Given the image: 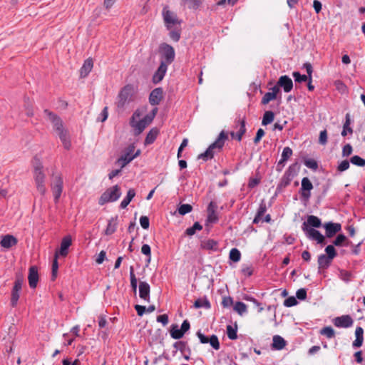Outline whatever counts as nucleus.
Returning <instances> with one entry per match:
<instances>
[{
	"instance_id": "obj_1",
	"label": "nucleus",
	"mask_w": 365,
	"mask_h": 365,
	"mask_svg": "<svg viewBox=\"0 0 365 365\" xmlns=\"http://www.w3.org/2000/svg\"><path fill=\"white\" fill-rule=\"evenodd\" d=\"M322 226V223L320 218L314 215H309L307 221L302 223V230L309 240H315L317 244L321 245H325L327 244L325 237L315 229Z\"/></svg>"
},
{
	"instance_id": "obj_2",
	"label": "nucleus",
	"mask_w": 365,
	"mask_h": 365,
	"mask_svg": "<svg viewBox=\"0 0 365 365\" xmlns=\"http://www.w3.org/2000/svg\"><path fill=\"white\" fill-rule=\"evenodd\" d=\"M299 168L300 165L297 161L291 164L288 167L287 170L284 172L282 178H281L279 184L277 186L273 198L277 197L279 193H281L283 191V190L291 183L293 178L297 175Z\"/></svg>"
},
{
	"instance_id": "obj_3",
	"label": "nucleus",
	"mask_w": 365,
	"mask_h": 365,
	"mask_svg": "<svg viewBox=\"0 0 365 365\" xmlns=\"http://www.w3.org/2000/svg\"><path fill=\"white\" fill-rule=\"evenodd\" d=\"M34 179L38 192L44 195L46 192L45 185L46 175L43 172V165L40 160L35 157L34 158Z\"/></svg>"
},
{
	"instance_id": "obj_4",
	"label": "nucleus",
	"mask_w": 365,
	"mask_h": 365,
	"mask_svg": "<svg viewBox=\"0 0 365 365\" xmlns=\"http://www.w3.org/2000/svg\"><path fill=\"white\" fill-rule=\"evenodd\" d=\"M121 195L120 187L115 185L108 188L99 197L98 204L103 205L110 202H115L119 199Z\"/></svg>"
},
{
	"instance_id": "obj_5",
	"label": "nucleus",
	"mask_w": 365,
	"mask_h": 365,
	"mask_svg": "<svg viewBox=\"0 0 365 365\" xmlns=\"http://www.w3.org/2000/svg\"><path fill=\"white\" fill-rule=\"evenodd\" d=\"M158 52L162 59L160 63H164L168 66L174 61L175 53L174 48L171 45L167 43H161L158 48Z\"/></svg>"
},
{
	"instance_id": "obj_6",
	"label": "nucleus",
	"mask_w": 365,
	"mask_h": 365,
	"mask_svg": "<svg viewBox=\"0 0 365 365\" xmlns=\"http://www.w3.org/2000/svg\"><path fill=\"white\" fill-rule=\"evenodd\" d=\"M24 281V279L23 274L20 272H17L16 274L15 282L11 293L10 304L12 307H16L17 306Z\"/></svg>"
},
{
	"instance_id": "obj_7",
	"label": "nucleus",
	"mask_w": 365,
	"mask_h": 365,
	"mask_svg": "<svg viewBox=\"0 0 365 365\" xmlns=\"http://www.w3.org/2000/svg\"><path fill=\"white\" fill-rule=\"evenodd\" d=\"M173 346L174 348V350L172 351L173 356H175L177 352L179 351L181 353L182 357L186 361L190 360V356L192 354V350L187 341H177L173 344Z\"/></svg>"
},
{
	"instance_id": "obj_8",
	"label": "nucleus",
	"mask_w": 365,
	"mask_h": 365,
	"mask_svg": "<svg viewBox=\"0 0 365 365\" xmlns=\"http://www.w3.org/2000/svg\"><path fill=\"white\" fill-rule=\"evenodd\" d=\"M133 95V86L128 84L123 87L118 95V101L116 103L118 108H122L125 103L131 100Z\"/></svg>"
},
{
	"instance_id": "obj_9",
	"label": "nucleus",
	"mask_w": 365,
	"mask_h": 365,
	"mask_svg": "<svg viewBox=\"0 0 365 365\" xmlns=\"http://www.w3.org/2000/svg\"><path fill=\"white\" fill-rule=\"evenodd\" d=\"M162 15L165 25L168 30H170L174 25H180L182 20L178 19L177 15L168 9V6L163 7Z\"/></svg>"
},
{
	"instance_id": "obj_10",
	"label": "nucleus",
	"mask_w": 365,
	"mask_h": 365,
	"mask_svg": "<svg viewBox=\"0 0 365 365\" xmlns=\"http://www.w3.org/2000/svg\"><path fill=\"white\" fill-rule=\"evenodd\" d=\"M313 189V185L307 177H304L301 181V187L299 190L300 198L304 204L309 202L311 197V190Z\"/></svg>"
},
{
	"instance_id": "obj_11",
	"label": "nucleus",
	"mask_w": 365,
	"mask_h": 365,
	"mask_svg": "<svg viewBox=\"0 0 365 365\" xmlns=\"http://www.w3.org/2000/svg\"><path fill=\"white\" fill-rule=\"evenodd\" d=\"M141 115V113L138 110H136L130 119V125L134 128V135H138L143 133L145 128L147 127L145 124L141 120H137V118H139Z\"/></svg>"
},
{
	"instance_id": "obj_12",
	"label": "nucleus",
	"mask_w": 365,
	"mask_h": 365,
	"mask_svg": "<svg viewBox=\"0 0 365 365\" xmlns=\"http://www.w3.org/2000/svg\"><path fill=\"white\" fill-rule=\"evenodd\" d=\"M196 335L198 337L200 342L201 344H210V345L215 350L220 349V344L217 335L212 334L211 336H208L202 334L200 330L197 331Z\"/></svg>"
},
{
	"instance_id": "obj_13",
	"label": "nucleus",
	"mask_w": 365,
	"mask_h": 365,
	"mask_svg": "<svg viewBox=\"0 0 365 365\" xmlns=\"http://www.w3.org/2000/svg\"><path fill=\"white\" fill-rule=\"evenodd\" d=\"M63 181L62 177L61 175L56 176L54 182L51 185L53 200L56 204L59 201L63 191Z\"/></svg>"
},
{
	"instance_id": "obj_14",
	"label": "nucleus",
	"mask_w": 365,
	"mask_h": 365,
	"mask_svg": "<svg viewBox=\"0 0 365 365\" xmlns=\"http://www.w3.org/2000/svg\"><path fill=\"white\" fill-rule=\"evenodd\" d=\"M135 145L133 143L129 145L123 154L117 160V163L121 164V168H124L126 165L130 163L133 160V157L132 156V153L135 150Z\"/></svg>"
},
{
	"instance_id": "obj_15",
	"label": "nucleus",
	"mask_w": 365,
	"mask_h": 365,
	"mask_svg": "<svg viewBox=\"0 0 365 365\" xmlns=\"http://www.w3.org/2000/svg\"><path fill=\"white\" fill-rule=\"evenodd\" d=\"M332 322L336 327L338 328H349L351 327L354 324L352 317L349 314L341 315L340 317H335Z\"/></svg>"
},
{
	"instance_id": "obj_16",
	"label": "nucleus",
	"mask_w": 365,
	"mask_h": 365,
	"mask_svg": "<svg viewBox=\"0 0 365 365\" xmlns=\"http://www.w3.org/2000/svg\"><path fill=\"white\" fill-rule=\"evenodd\" d=\"M44 113L47 115L49 120L52 123L56 132L64 129L63 121L58 115L48 109L44 110Z\"/></svg>"
},
{
	"instance_id": "obj_17",
	"label": "nucleus",
	"mask_w": 365,
	"mask_h": 365,
	"mask_svg": "<svg viewBox=\"0 0 365 365\" xmlns=\"http://www.w3.org/2000/svg\"><path fill=\"white\" fill-rule=\"evenodd\" d=\"M325 229V236L328 238L334 237L341 230V225L338 222H328L323 225Z\"/></svg>"
},
{
	"instance_id": "obj_18",
	"label": "nucleus",
	"mask_w": 365,
	"mask_h": 365,
	"mask_svg": "<svg viewBox=\"0 0 365 365\" xmlns=\"http://www.w3.org/2000/svg\"><path fill=\"white\" fill-rule=\"evenodd\" d=\"M163 98V89L161 87L154 88L149 95V103L152 106H158Z\"/></svg>"
},
{
	"instance_id": "obj_19",
	"label": "nucleus",
	"mask_w": 365,
	"mask_h": 365,
	"mask_svg": "<svg viewBox=\"0 0 365 365\" xmlns=\"http://www.w3.org/2000/svg\"><path fill=\"white\" fill-rule=\"evenodd\" d=\"M72 245V238L71 235H66L63 237L60 248L56 252H58V256L60 255L61 257H66L68 254V249L70 246Z\"/></svg>"
},
{
	"instance_id": "obj_20",
	"label": "nucleus",
	"mask_w": 365,
	"mask_h": 365,
	"mask_svg": "<svg viewBox=\"0 0 365 365\" xmlns=\"http://www.w3.org/2000/svg\"><path fill=\"white\" fill-rule=\"evenodd\" d=\"M168 70V66L164 63H160L158 69L155 71L152 77V81L154 84H158L163 79Z\"/></svg>"
},
{
	"instance_id": "obj_21",
	"label": "nucleus",
	"mask_w": 365,
	"mask_h": 365,
	"mask_svg": "<svg viewBox=\"0 0 365 365\" xmlns=\"http://www.w3.org/2000/svg\"><path fill=\"white\" fill-rule=\"evenodd\" d=\"M277 83L278 86H279L285 93L290 92L293 88L292 80L287 75L281 76L279 78Z\"/></svg>"
},
{
	"instance_id": "obj_22",
	"label": "nucleus",
	"mask_w": 365,
	"mask_h": 365,
	"mask_svg": "<svg viewBox=\"0 0 365 365\" xmlns=\"http://www.w3.org/2000/svg\"><path fill=\"white\" fill-rule=\"evenodd\" d=\"M29 284L31 289H35L37 286L39 276L38 272V268L36 266H31L29 269Z\"/></svg>"
},
{
	"instance_id": "obj_23",
	"label": "nucleus",
	"mask_w": 365,
	"mask_h": 365,
	"mask_svg": "<svg viewBox=\"0 0 365 365\" xmlns=\"http://www.w3.org/2000/svg\"><path fill=\"white\" fill-rule=\"evenodd\" d=\"M150 287L146 282L140 281L139 283V297L147 302H150Z\"/></svg>"
},
{
	"instance_id": "obj_24",
	"label": "nucleus",
	"mask_w": 365,
	"mask_h": 365,
	"mask_svg": "<svg viewBox=\"0 0 365 365\" xmlns=\"http://www.w3.org/2000/svg\"><path fill=\"white\" fill-rule=\"evenodd\" d=\"M227 140H228V133L225 130H222L217 138L211 145L215 150H217V151L220 152L222 150L225 142Z\"/></svg>"
},
{
	"instance_id": "obj_25",
	"label": "nucleus",
	"mask_w": 365,
	"mask_h": 365,
	"mask_svg": "<svg viewBox=\"0 0 365 365\" xmlns=\"http://www.w3.org/2000/svg\"><path fill=\"white\" fill-rule=\"evenodd\" d=\"M333 259L329 257L325 256L324 254H321L318 257V272L321 273L322 270L328 269L332 263Z\"/></svg>"
},
{
	"instance_id": "obj_26",
	"label": "nucleus",
	"mask_w": 365,
	"mask_h": 365,
	"mask_svg": "<svg viewBox=\"0 0 365 365\" xmlns=\"http://www.w3.org/2000/svg\"><path fill=\"white\" fill-rule=\"evenodd\" d=\"M56 133L63 145V148L66 150H70L71 148V142L68 130L64 128Z\"/></svg>"
},
{
	"instance_id": "obj_27",
	"label": "nucleus",
	"mask_w": 365,
	"mask_h": 365,
	"mask_svg": "<svg viewBox=\"0 0 365 365\" xmlns=\"http://www.w3.org/2000/svg\"><path fill=\"white\" fill-rule=\"evenodd\" d=\"M18 242L17 239L11 235H6L2 237L0 245L2 247L9 249L16 245Z\"/></svg>"
},
{
	"instance_id": "obj_28",
	"label": "nucleus",
	"mask_w": 365,
	"mask_h": 365,
	"mask_svg": "<svg viewBox=\"0 0 365 365\" xmlns=\"http://www.w3.org/2000/svg\"><path fill=\"white\" fill-rule=\"evenodd\" d=\"M238 123L240 124V129L237 133H235L234 131L230 132V135L232 138L236 139L237 141H241L243 135L246 133V122L245 118L242 120H239Z\"/></svg>"
},
{
	"instance_id": "obj_29",
	"label": "nucleus",
	"mask_w": 365,
	"mask_h": 365,
	"mask_svg": "<svg viewBox=\"0 0 365 365\" xmlns=\"http://www.w3.org/2000/svg\"><path fill=\"white\" fill-rule=\"evenodd\" d=\"M93 67V61L91 58H88L84 61L83 66L80 69V77L86 78L91 71Z\"/></svg>"
},
{
	"instance_id": "obj_30",
	"label": "nucleus",
	"mask_w": 365,
	"mask_h": 365,
	"mask_svg": "<svg viewBox=\"0 0 365 365\" xmlns=\"http://www.w3.org/2000/svg\"><path fill=\"white\" fill-rule=\"evenodd\" d=\"M355 340L352 343L354 348H360L364 343V329L361 327H357L355 330Z\"/></svg>"
},
{
	"instance_id": "obj_31",
	"label": "nucleus",
	"mask_w": 365,
	"mask_h": 365,
	"mask_svg": "<svg viewBox=\"0 0 365 365\" xmlns=\"http://www.w3.org/2000/svg\"><path fill=\"white\" fill-rule=\"evenodd\" d=\"M118 215L111 217L108 222L106 229L105 230V235H113L117 229L118 226Z\"/></svg>"
},
{
	"instance_id": "obj_32",
	"label": "nucleus",
	"mask_w": 365,
	"mask_h": 365,
	"mask_svg": "<svg viewBox=\"0 0 365 365\" xmlns=\"http://www.w3.org/2000/svg\"><path fill=\"white\" fill-rule=\"evenodd\" d=\"M272 344V349L274 350H282L286 346V341L279 335H275L273 336Z\"/></svg>"
},
{
	"instance_id": "obj_33",
	"label": "nucleus",
	"mask_w": 365,
	"mask_h": 365,
	"mask_svg": "<svg viewBox=\"0 0 365 365\" xmlns=\"http://www.w3.org/2000/svg\"><path fill=\"white\" fill-rule=\"evenodd\" d=\"M201 248L206 250L217 251L218 242L217 241L209 239L201 242Z\"/></svg>"
},
{
	"instance_id": "obj_34",
	"label": "nucleus",
	"mask_w": 365,
	"mask_h": 365,
	"mask_svg": "<svg viewBox=\"0 0 365 365\" xmlns=\"http://www.w3.org/2000/svg\"><path fill=\"white\" fill-rule=\"evenodd\" d=\"M170 334L171 338L176 340H180L184 336V333L181 330L180 328H179L178 325L177 324H173L170 326Z\"/></svg>"
},
{
	"instance_id": "obj_35",
	"label": "nucleus",
	"mask_w": 365,
	"mask_h": 365,
	"mask_svg": "<svg viewBox=\"0 0 365 365\" xmlns=\"http://www.w3.org/2000/svg\"><path fill=\"white\" fill-rule=\"evenodd\" d=\"M159 133L160 130L158 128L155 127L151 128L145 137L144 144L147 145L153 143L156 140Z\"/></svg>"
},
{
	"instance_id": "obj_36",
	"label": "nucleus",
	"mask_w": 365,
	"mask_h": 365,
	"mask_svg": "<svg viewBox=\"0 0 365 365\" xmlns=\"http://www.w3.org/2000/svg\"><path fill=\"white\" fill-rule=\"evenodd\" d=\"M333 245L336 247H341V246H349L352 245V242L349 241L347 237L342 233L339 234L334 240L332 242Z\"/></svg>"
},
{
	"instance_id": "obj_37",
	"label": "nucleus",
	"mask_w": 365,
	"mask_h": 365,
	"mask_svg": "<svg viewBox=\"0 0 365 365\" xmlns=\"http://www.w3.org/2000/svg\"><path fill=\"white\" fill-rule=\"evenodd\" d=\"M195 309L205 308L209 309L211 307V304L206 296L197 299L193 304Z\"/></svg>"
},
{
	"instance_id": "obj_38",
	"label": "nucleus",
	"mask_w": 365,
	"mask_h": 365,
	"mask_svg": "<svg viewBox=\"0 0 365 365\" xmlns=\"http://www.w3.org/2000/svg\"><path fill=\"white\" fill-rule=\"evenodd\" d=\"M351 123V121L350 114L348 113L346 114L345 122L343 125V129L341 133V135L343 137L346 136L347 133H349L351 135L353 133V129L350 127Z\"/></svg>"
},
{
	"instance_id": "obj_39",
	"label": "nucleus",
	"mask_w": 365,
	"mask_h": 365,
	"mask_svg": "<svg viewBox=\"0 0 365 365\" xmlns=\"http://www.w3.org/2000/svg\"><path fill=\"white\" fill-rule=\"evenodd\" d=\"M215 149L210 144L204 153L197 156V159H202L205 162L212 159L215 155Z\"/></svg>"
},
{
	"instance_id": "obj_40",
	"label": "nucleus",
	"mask_w": 365,
	"mask_h": 365,
	"mask_svg": "<svg viewBox=\"0 0 365 365\" xmlns=\"http://www.w3.org/2000/svg\"><path fill=\"white\" fill-rule=\"evenodd\" d=\"M135 196V190L133 188L130 189L128 192L125 197L121 201L120 207L122 209L125 208L130 202L132 201L133 197Z\"/></svg>"
},
{
	"instance_id": "obj_41",
	"label": "nucleus",
	"mask_w": 365,
	"mask_h": 365,
	"mask_svg": "<svg viewBox=\"0 0 365 365\" xmlns=\"http://www.w3.org/2000/svg\"><path fill=\"white\" fill-rule=\"evenodd\" d=\"M202 4V0H182L181 5L190 9L197 10Z\"/></svg>"
},
{
	"instance_id": "obj_42",
	"label": "nucleus",
	"mask_w": 365,
	"mask_h": 365,
	"mask_svg": "<svg viewBox=\"0 0 365 365\" xmlns=\"http://www.w3.org/2000/svg\"><path fill=\"white\" fill-rule=\"evenodd\" d=\"M192 206L190 204H182L180 203L178 206L177 211L181 216H184L192 211Z\"/></svg>"
},
{
	"instance_id": "obj_43",
	"label": "nucleus",
	"mask_w": 365,
	"mask_h": 365,
	"mask_svg": "<svg viewBox=\"0 0 365 365\" xmlns=\"http://www.w3.org/2000/svg\"><path fill=\"white\" fill-rule=\"evenodd\" d=\"M202 230V225L199 222H195L192 227L187 228L185 231V235L187 236H192L197 231Z\"/></svg>"
},
{
	"instance_id": "obj_44",
	"label": "nucleus",
	"mask_w": 365,
	"mask_h": 365,
	"mask_svg": "<svg viewBox=\"0 0 365 365\" xmlns=\"http://www.w3.org/2000/svg\"><path fill=\"white\" fill-rule=\"evenodd\" d=\"M274 119V113L272 110L265 111L262 118V125H267L273 122Z\"/></svg>"
},
{
	"instance_id": "obj_45",
	"label": "nucleus",
	"mask_w": 365,
	"mask_h": 365,
	"mask_svg": "<svg viewBox=\"0 0 365 365\" xmlns=\"http://www.w3.org/2000/svg\"><path fill=\"white\" fill-rule=\"evenodd\" d=\"M227 337L231 340H235L237 339V325L235 323V327H232L231 325L227 326Z\"/></svg>"
},
{
	"instance_id": "obj_46",
	"label": "nucleus",
	"mask_w": 365,
	"mask_h": 365,
	"mask_svg": "<svg viewBox=\"0 0 365 365\" xmlns=\"http://www.w3.org/2000/svg\"><path fill=\"white\" fill-rule=\"evenodd\" d=\"M130 287H131L132 291L135 294H136L137 287H138V279L135 277V274L134 272V268L133 266L130 267Z\"/></svg>"
},
{
	"instance_id": "obj_47",
	"label": "nucleus",
	"mask_w": 365,
	"mask_h": 365,
	"mask_svg": "<svg viewBox=\"0 0 365 365\" xmlns=\"http://www.w3.org/2000/svg\"><path fill=\"white\" fill-rule=\"evenodd\" d=\"M319 333L322 335L326 336L328 339H331L335 336L334 329L330 326L323 327L319 331Z\"/></svg>"
},
{
	"instance_id": "obj_48",
	"label": "nucleus",
	"mask_w": 365,
	"mask_h": 365,
	"mask_svg": "<svg viewBox=\"0 0 365 365\" xmlns=\"http://www.w3.org/2000/svg\"><path fill=\"white\" fill-rule=\"evenodd\" d=\"M207 216L205 220V227L208 226V224H215L217 223L219 220L218 215L216 212H207Z\"/></svg>"
},
{
	"instance_id": "obj_49",
	"label": "nucleus",
	"mask_w": 365,
	"mask_h": 365,
	"mask_svg": "<svg viewBox=\"0 0 365 365\" xmlns=\"http://www.w3.org/2000/svg\"><path fill=\"white\" fill-rule=\"evenodd\" d=\"M229 259L233 262H238L241 259V252L237 248L231 249L229 254Z\"/></svg>"
},
{
	"instance_id": "obj_50",
	"label": "nucleus",
	"mask_w": 365,
	"mask_h": 365,
	"mask_svg": "<svg viewBox=\"0 0 365 365\" xmlns=\"http://www.w3.org/2000/svg\"><path fill=\"white\" fill-rule=\"evenodd\" d=\"M303 163L305 166L313 170H317L319 168L318 163L312 158H303Z\"/></svg>"
},
{
	"instance_id": "obj_51",
	"label": "nucleus",
	"mask_w": 365,
	"mask_h": 365,
	"mask_svg": "<svg viewBox=\"0 0 365 365\" xmlns=\"http://www.w3.org/2000/svg\"><path fill=\"white\" fill-rule=\"evenodd\" d=\"M334 245H329L325 247V256L334 259L337 256V252Z\"/></svg>"
},
{
	"instance_id": "obj_52",
	"label": "nucleus",
	"mask_w": 365,
	"mask_h": 365,
	"mask_svg": "<svg viewBox=\"0 0 365 365\" xmlns=\"http://www.w3.org/2000/svg\"><path fill=\"white\" fill-rule=\"evenodd\" d=\"M292 76L294 78L296 83H304L309 80V77L307 75L301 74L299 71H294Z\"/></svg>"
},
{
	"instance_id": "obj_53",
	"label": "nucleus",
	"mask_w": 365,
	"mask_h": 365,
	"mask_svg": "<svg viewBox=\"0 0 365 365\" xmlns=\"http://www.w3.org/2000/svg\"><path fill=\"white\" fill-rule=\"evenodd\" d=\"M58 252L55 253L54 259L52 263V269H51V279L53 281L56 279L58 269Z\"/></svg>"
},
{
	"instance_id": "obj_54",
	"label": "nucleus",
	"mask_w": 365,
	"mask_h": 365,
	"mask_svg": "<svg viewBox=\"0 0 365 365\" xmlns=\"http://www.w3.org/2000/svg\"><path fill=\"white\" fill-rule=\"evenodd\" d=\"M339 277H340V279L341 280H343L344 282L348 283L354 277V275L349 271L344 270V269H340L339 270Z\"/></svg>"
},
{
	"instance_id": "obj_55",
	"label": "nucleus",
	"mask_w": 365,
	"mask_h": 365,
	"mask_svg": "<svg viewBox=\"0 0 365 365\" xmlns=\"http://www.w3.org/2000/svg\"><path fill=\"white\" fill-rule=\"evenodd\" d=\"M169 36L175 42H178L181 36V29L175 28L173 30H169Z\"/></svg>"
},
{
	"instance_id": "obj_56",
	"label": "nucleus",
	"mask_w": 365,
	"mask_h": 365,
	"mask_svg": "<svg viewBox=\"0 0 365 365\" xmlns=\"http://www.w3.org/2000/svg\"><path fill=\"white\" fill-rule=\"evenodd\" d=\"M350 162L354 165L359 167L365 166V159L362 158L359 155H354L350 158Z\"/></svg>"
},
{
	"instance_id": "obj_57",
	"label": "nucleus",
	"mask_w": 365,
	"mask_h": 365,
	"mask_svg": "<svg viewBox=\"0 0 365 365\" xmlns=\"http://www.w3.org/2000/svg\"><path fill=\"white\" fill-rule=\"evenodd\" d=\"M292 155V149L289 147H284L281 155V160H282V161L287 162Z\"/></svg>"
},
{
	"instance_id": "obj_58",
	"label": "nucleus",
	"mask_w": 365,
	"mask_h": 365,
	"mask_svg": "<svg viewBox=\"0 0 365 365\" xmlns=\"http://www.w3.org/2000/svg\"><path fill=\"white\" fill-rule=\"evenodd\" d=\"M234 309L240 314L242 315L247 311V305L242 302H237L234 306Z\"/></svg>"
},
{
	"instance_id": "obj_59",
	"label": "nucleus",
	"mask_w": 365,
	"mask_h": 365,
	"mask_svg": "<svg viewBox=\"0 0 365 365\" xmlns=\"http://www.w3.org/2000/svg\"><path fill=\"white\" fill-rule=\"evenodd\" d=\"M298 304V301L296 297L291 296L287 297L284 301V306L286 307H292L296 306Z\"/></svg>"
},
{
	"instance_id": "obj_60",
	"label": "nucleus",
	"mask_w": 365,
	"mask_h": 365,
	"mask_svg": "<svg viewBox=\"0 0 365 365\" xmlns=\"http://www.w3.org/2000/svg\"><path fill=\"white\" fill-rule=\"evenodd\" d=\"M277 98L274 96V93L267 92L266 93L262 98L261 103L262 105H266L269 103L271 101H274Z\"/></svg>"
},
{
	"instance_id": "obj_61",
	"label": "nucleus",
	"mask_w": 365,
	"mask_h": 365,
	"mask_svg": "<svg viewBox=\"0 0 365 365\" xmlns=\"http://www.w3.org/2000/svg\"><path fill=\"white\" fill-rule=\"evenodd\" d=\"M350 163L351 162L347 160L341 161L337 166V170L341 173L348 170L350 166Z\"/></svg>"
},
{
	"instance_id": "obj_62",
	"label": "nucleus",
	"mask_w": 365,
	"mask_h": 365,
	"mask_svg": "<svg viewBox=\"0 0 365 365\" xmlns=\"http://www.w3.org/2000/svg\"><path fill=\"white\" fill-rule=\"evenodd\" d=\"M307 289L305 288H301L299 289L296 292V297L297 299L304 301L307 299Z\"/></svg>"
},
{
	"instance_id": "obj_63",
	"label": "nucleus",
	"mask_w": 365,
	"mask_h": 365,
	"mask_svg": "<svg viewBox=\"0 0 365 365\" xmlns=\"http://www.w3.org/2000/svg\"><path fill=\"white\" fill-rule=\"evenodd\" d=\"M353 152V148L351 144L347 143L342 148V156L343 157H348Z\"/></svg>"
},
{
	"instance_id": "obj_64",
	"label": "nucleus",
	"mask_w": 365,
	"mask_h": 365,
	"mask_svg": "<svg viewBox=\"0 0 365 365\" xmlns=\"http://www.w3.org/2000/svg\"><path fill=\"white\" fill-rule=\"evenodd\" d=\"M241 272L247 277H250L253 274V269L251 265H243Z\"/></svg>"
}]
</instances>
